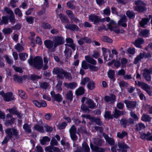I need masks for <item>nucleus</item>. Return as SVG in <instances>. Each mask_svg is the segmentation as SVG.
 <instances>
[{
    "label": "nucleus",
    "instance_id": "nucleus-37",
    "mask_svg": "<svg viewBox=\"0 0 152 152\" xmlns=\"http://www.w3.org/2000/svg\"><path fill=\"white\" fill-rule=\"evenodd\" d=\"M91 121L95 123L96 124L99 126H101L102 124V122L101 121V120L99 118H96L93 117L92 118Z\"/></svg>",
    "mask_w": 152,
    "mask_h": 152
},
{
    "label": "nucleus",
    "instance_id": "nucleus-41",
    "mask_svg": "<svg viewBox=\"0 0 152 152\" xmlns=\"http://www.w3.org/2000/svg\"><path fill=\"white\" fill-rule=\"evenodd\" d=\"M23 128L26 132L31 133V127L27 123L23 125Z\"/></svg>",
    "mask_w": 152,
    "mask_h": 152
},
{
    "label": "nucleus",
    "instance_id": "nucleus-6",
    "mask_svg": "<svg viewBox=\"0 0 152 152\" xmlns=\"http://www.w3.org/2000/svg\"><path fill=\"white\" fill-rule=\"evenodd\" d=\"M143 71V76L145 79L147 81H150L151 79V75L152 74V68L149 69L145 68Z\"/></svg>",
    "mask_w": 152,
    "mask_h": 152
},
{
    "label": "nucleus",
    "instance_id": "nucleus-48",
    "mask_svg": "<svg viewBox=\"0 0 152 152\" xmlns=\"http://www.w3.org/2000/svg\"><path fill=\"white\" fill-rule=\"evenodd\" d=\"M15 120V118H12L10 120H8V118H6L5 124L6 126L10 125L14 123Z\"/></svg>",
    "mask_w": 152,
    "mask_h": 152
},
{
    "label": "nucleus",
    "instance_id": "nucleus-18",
    "mask_svg": "<svg viewBox=\"0 0 152 152\" xmlns=\"http://www.w3.org/2000/svg\"><path fill=\"white\" fill-rule=\"evenodd\" d=\"M32 102L36 106L38 107H45L47 106L46 103L44 101H42L41 102H39L37 100H34L32 101Z\"/></svg>",
    "mask_w": 152,
    "mask_h": 152
},
{
    "label": "nucleus",
    "instance_id": "nucleus-13",
    "mask_svg": "<svg viewBox=\"0 0 152 152\" xmlns=\"http://www.w3.org/2000/svg\"><path fill=\"white\" fill-rule=\"evenodd\" d=\"M76 131L77 129L74 125H73L69 130L70 137L73 141H76L77 139L76 134Z\"/></svg>",
    "mask_w": 152,
    "mask_h": 152
},
{
    "label": "nucleus",
    "instance_id": "nucleus-20",
    "mask_svg": "<svg viewBox=\"0 0 152 152\" xmlns=\"http://www.w3.org/2000/svg\"><path fill=\"white\" fill-rule=\"evenodd\" d=\"M86 103L87 104L88 107L90 108L94 109L96 107L95 104L92 99L89 98L87 99Z\"/></svg>",
    "mask_w": 152,
    "mask_h": 152
},
{
    "label": "nucleus",
    "instance_id": "nucleus-51",
    "mask_svg": "<svg viewBox=\"0 0 152 152\" xmlns=\"http://www.w3.org/2000/svg\"><path fill=\"white\" fill-rule=\"evenodd\" d=\"M13 79L15 81H17L19 83H20L23 80V78L22 77H20L17 75H14Z\"/></svg>",
    "mask_w": 152,
    "mask_h": 152
},
{
    "label": "nucleus",
    "instance_id": "nucleus-5",
    "mask_svg": "<svg viewBox=\"0 0 152 152\" xmlns=\"http://www.w3.org/2000/svg\"><path fill=\"white\" fill-rule=\"evenodd\" d=\"M64 70L62 68L58 67L54 68L53 70V73L56 75V77L59 80H63L64 79L63 75Z\"/></svg>",
    "mask_w": 152,
    "mask_h": 152
},
{
    "label": "nucleus",
    "instance_id": "nucleus-62",
    "mask_svg": "<svg viewBox=\"0 0 152 152\" xmlns=\"http://www.w3.org/2000/svg\"><path fill=\"white\" fill-rule=\"evenodd\" d=\"M81 67L83 69H88L89 68L88 64H87V63L85 61H83L82 63Z\"/></svg>",
    "mask_w": 152,
    "mask_h": 152
},
{
    "label": "nucleus",
    "instance_id": "nucleus-26",
    "mask_svg": "<svg viewBox=\"0 0 152 152\" xmlns=\"http://www.w3.org/2000/svg\"><path fill=\"white\" fill-rule=\"evenodd\" d=\"M85 58L87 61L88 63H89L90 64H91L94 65L96 64V61L90 56H86L85 57Z\"/></svg>",
    "mask_w": 152,
    "mask_h": 152
},
{
    "label": "nucleus",
    "instance_id": "nucleus-47",
    "mask_svg": "<svg viewBox=\"0 0 152 152\" xmlns=\"http://www.w3.org/2000/svg\"><path fill=\"white\" fill-rule=\"evenodd\" d=\"M145 128V125L142 123H139L136 125V130L138 131L141 129H144Z\"/></svg>",
    "mask_w": 152,
    "mask_h": 152
},
{
    "label": "nucleus",
    "instance_id": "nucleus-63",
    "mask_svg": "<svg viewBox=\"0 0 152 152\" xmlns=\"http://www.w3.org/2000/svg\"><path fill=\"white\" fill-rule=\"evenodd\" d=\"M40 87L44 89H46L49 86V84L46 82H42L40 84Z\"/></svg>",
    "mask_w": 152,
    "mask_h": 152
},
{
    "label": "nucleus",
    "instance_id": "nucleus-7",
    "mask_svg": "<svg viewBox=\"0 0 152 152\" xmlns=\"http://www.w3.org/2000/svg\"><path fill=\"white\" fill-rule=\"evenodd\" d=\"M102 50L104 59L105 60L107 61L113 58V56L111 54L110 50H108L107 51V49L104 48H102Z\"/></svg>",
    "mask_w": 152,
    "mask_h": 152
},
{
    "label": "nucleus",
    "instance_id": "nucleus-38",
    "mask_svg": "<svg viewBox=\"0 0 152 152\" xmlns=\"http://www.w3.org/2000/svg\"><path fill=\"white\" fill-rule=\"evenodd\" d=\"M127 133L124 131H122L121 132H118L117 133V137L121 139L123 138L125 136H127Z\"/></svg>",
    "mask_w": 152,
    "mask_h": 152
},
{
    "label": "nucleus",
    "instance_id": "nucleus-19",
    "mask_svg": "<svg viewBox=\"0 0 152 152\" xmlns=\"http://www.w3.org/2000/svg\"><path fill=\"white\" fill-rule=\"evenodd\" d=\"M14 97L13 96V94L11 92L6 93L5 96L3 98L4 100L7 102L10 101L14 100Z\"/></svg>",
    "mask_w": 152,
    "mask_h": 152
},
{
    "label": "nucleus",
    "instance_id": "nucleus-10",
    "mask_svg": "<svg viewBox=\"0 0 152 152\" xmlns=\"http://www.w3.org/2000/svg\"><path fill=\"white\" fill-rule=\"evenodd\" d=\"M120 124L124 128H126V126L134 124V121L132 119L130 118L128 119L123 118L121 120Z\"/></svg>",
    "mask_w": 152,
    "mask_h": 152
},
{
    "label": "nucleus",
    "instance_id": "nucleus-23",
    "mask_svg": "<svg viewBox=\"0 0 152 152\" xmlns=\"http://www.w3.org/2000/svg\"><path fill=\"white\" fill-rule=\"evenodd\" d=\"M91 148L94 152H104L105 151L104 149L99 148L91 144Z\"/></svg>",
    "mask_w": 152,
    "mask_h": 152
},
{
    "label": "nucleus",
    "instance_id": "nucleus-17",
    "mask_svg": "<svg viewBox=\"0 0 152 152\" xmlns=\"http://www.w3.org/2000/svg\"><path fill=\"white\" fill-rule=\"evenodd\" d=\"M104 99L107 102H110L111 104H113L116 100V96L115 95L112 94L110 96H105Z\"/></svg>",
    "mask_w": 152,
    "mask_h": 152
},
{
    "label": "nucleus",
    "instance_id": "nucleus-14",
    "mask_svg": "<svg viewBox=\"0 0 152 152\" xmlns=\"http://www.w3.org/2000/svg\"><path fill=\"white\" fill-rule=\"evenodd\" d=\"M53 99L54 101H56L58 102H61L62 100V98L61 95L59 94H56L53 91H52L50 92Z\"/></svg>",
    "mask_w": 152,
    "mask_h": 152
},
{
    "label": "nucleus",
    "instance_id": "nucleus-60",
    "mask_svg": "<svg viewBox=\"0 0 152 152\" xmlns=\"http://www.w3.org/2000/svg\"><path fill=\"white\" fill-rule=\"evenodd\" d=\"M8 19L12 23L14 24L15 22V19L14 14L10 15Z\"/></svg>",
    "mask_w": 152,
    "mask_h": 152
},
{
    "label": "nucleus",
    "instance_id": "nucleus-40",
    "mask_svg": "<svg viewBox=\"0 0 152 152\" xmlns=\"http://www.w3.org/2000/svg\"><path fill=\"white\" fill-rule=\"evenodd\" d=\"M41 78V76H38L34 74H31L28 78V80H31L34 81L37 79H40Z\"/></svg>",
    "mask_w": 152,
    "mask_h": 152
},
{
    "label": "nucleus",
    "instance_id": "nucleus-35",
    "mask_svg": "<svg viewBox=\"0 0 152 152\" xmlns=\"http://www.w3.org/2000/svg\"><path fill=\"white\" fill-rule=\"evenodd\" d=\"M104 138L106 141L110 145H114L115 142L113 138L109 137L107 135L104 136Z\"/></svg>",
    "mask_w": 152,
    "mask_h": 152
},
{
    "label": "nucleus",
    "instance_id": "nucleus-25",
    "mask_svg": "<svg viewBox=\"0 0 152 152\" xmlns=\"http://www.w3.org/2000/svg\"><path fill=\"white\" fill-rule=\"evenodd\" d=\"M144 40L142 38H139L136 40L133 43L137 47L141 48V44H143Z\"/></svg>",
    "mask_w": 152,
    "mask_h": 152
},
{
    "label": "nucleus",
    "instance_id": "nucleus-56",
    "mask_svg": "<svg viewBox=\"0 0 152 152\" xmlns=\"http://www.w3.org/2000/svg\"><path fill=\"white\" fill-rule=\"evenodd\" d=\"M66 13L71 20H72L73 18H74L75 15L71 10H67L66 11Z\"/></svg>",
    "mask_w": 152,
    "mask_h": 152
},
{
    "label": "nucleus",
    "instance_id": "nucleus-21",
    "mask_svg": "<svg viewBox=\"0 0 152 152\" xmlns=\"http://www.w3.org/2000/svg\"><path fill=\"white\" fill-rule=\"evenodd\" d=\"M127 22L126 17L124 15L122 16L120 20L118 21V23L119 25H120L123 27L126 26V23Z\"/></svg>",
    "mask_w": 152,
    "mask_h": 152
},
{
    "label": "nucleus",
    "instance_id": "nucleus-43",
    "mask_svg": "<svg viewBox=\"0 0 152 152\" xmlns=\"http://www.w3.org/2000/svg\"><path fill=\"white\" fill-rule=\"evenodd\" d=\"M50 139L47 136L43 137L40 140L41 144L42 145H45L46 142L50 141Z\"/></svg>",
    "mask_w": 152,
    "mask_h": 152
},
{
    "label": "nucleus",
    "instance_id": "nucleus-24",
    "mask_svg": "<svg viewBox=\"0 0 152 152\" xmlns=\"http://www.w3.org/2000/svg\"><path fill=\"white\" fill-rule=\"evenodd\" d=\"M46 48L49 49H51L54 47L53 42L52 41L47 39L44 42Z\"/></svg>",
    "mask_w": 152,
    "mask_h": 152
},
{
    "label": "nucleus",
    "instance_id": "nucleus-34",
    "mask_svg": "<svg viewBox=\"0 0 152 152\" xmlns=\"http://www.w3.org/2000/svg\"><path fill=\"white\" fill-rule=\"evenodd\" d=\"M149 21V20L148 18H143L142 20L139 23L140 26L142 27L145 28V25L147 24Z\"/></svg>",
    "mask_w": 152,
    "mask_h": 152
},
{
    "label": "nucleus",
    "instance_id": "nucleus-12",
    "mask_svg": "<svg viewBox=\"0 0 152 152\" xmlns=\"http://www.w3.org/2000/svg\"><path fill=\"white\" fill-rule=\"evenodd\" d=\"M144 57L145 58H150L151 57V55L149 53H148L146 54L144 53H140L135 58L134 62V63L137 64L139 61Z\"/></svg>",
    "mask_w": 152,
    "mask_h": 152
},
{
    "label": "nucleus",
    "instance_id": "nucleus-29",
    "mask_svg": "<svg viewBox=\"0 0 152 152\" xmlns=\"http://www.w3.org/2000/svg\"><path fill=\"white\" fill-rule=\"evenodd\" d=\"M59 16L61 21L63 23H68L69 22V20L68 18L64 14H60Z\"/></svg>",
    "mask_w": 152,
    "mask_h": 152
},
{
    "label": "nucleus",
    "instance_id": "nucleus-16",
    "mask_svg": "<svg viewBox=\"0 0 152 152\" xmlns=\"http://www.w3.org/2000/svg\"><path fill=\"white\" fill-rule=\"evenodd\" d=\"M123 102L126 104V107L129 108L134 109L136 107L137 103L136 102L125 100Z\"/></svg>",
    "mask_w": 152,
    "mask_h": 152
},
{
    "label": "nucleus",
    "instance_id": "nucleus-59",
    "mask_svg": "<svg viewBox=\"0 0 152 152\" xmlns=\"http://www.w3.org/2000/svg\"><path fill=\"white\" fill-rule=\"evenodd\" d=\"M102 40L105 42L111 43L113 42L112 40L107 36H103L102 38Z\"/></svg>",
    "mask_w": 152,
    "mask_h": 152
},
{
    "label": "nucleus",
    "instance_id": "nucleus-22",
    "mask_svg": "<svg viewBox=\"0 0 152 152\" xmlns=\"http://www.w3.org/2000/svg\"><path fill=\"white\" fill-rule=\"evenodd\" d=\"M65 27L67 29L73 31H77L79 29L78 26L74 24H68L65 26Z\"/></svg>",
    "mask_w": 152,
    "mask_h": 152
},
{
    "label": "nucleus",
    "instance_id": "nucleus-46",
    "mask_svg": "<svg viewBox=\"0 0 152 152\" xmlns=\"http://www.w3.org/2000/svg\"><path fill=\"white\" fill-rule=\"evenodd\" d=\"M108 77L111 79H114L115 77V71L110 70L107 72Z\"/></svg>",
    "mask_w": 152,
    "mask_h": 152
},
{
    "label": "nucleus",
    "instance_id": "nucleus-55",
    "mask_svg": "<svg viewBox=\"0 0 152 152\" xmlns=\"http://www.w3.org/2000/svg\"><path fill=\"white\" fill-rule=\"evenodd\" d=\"M8 18L6 16H3L2 20L0 22V25H2L3 24H7L8 23Z\"/></svg>",
    "mask_w": 152,
    "mask_h": 152
},
{
    "label": "nucleus",
    "instance_id": "nucleus-61",
    "mask_svg": "<svg viewBox=\"0 0 152 152\" xmlns=\"http://www.w3.org/2000/svg\"><path fill=\"white\" fill-rule=\"evenodd\" d=\"M104 116L105 118H107L108 119H112L113 118V115H111V112L109 111H106L104 115Z\"/></svg>",
    "mask_w": 152,
    "mask_h": 152
},
{
    "label": "nucleus",
    "instance_id": "nucleus-4",
    "mask_svg": "<svg viewBox=\"0 0 152 152\" xmlns=\"http://www.w3.org/2000/svg\"><path fill=\"white\" fill-rule=\"evenodd\" d=\"M134 2L135 4L137 5L134 7L135 10L139 12H142L147 10V8L145 7L142 5H145V4L143 1L141 0H138L135 1Z\"/></svg>",
    "mask_w": 152,
    "mask_h": 152
},
{
    "label": "nucleus",
    "instance_id": "nucleus-53",
    "mask_svg": "<svg viewBox=\"0 0 152 152\" xmlns=\"http://www.w3.org/2000/svg\"><path fill=\"white\" fill-rule=\"evenodd\" d=\"M19 94L20 96L23 99H25L26 98V95L25 93L22 90L18 91Z\"/></svg>",
    "mask_w": 152,
    "mask_h": 152
},
{
    "label": "nucleus",
    "instance_id": "nucleus-9",
    "mask_svg": "<svg viewBox=\"0 0 152 152\" xmlns=\"http://www.w3.org/2000/svg\"><path fill=\"white\" fill-rule=\"evenodd\" d=\"M107 26L110 31H113L116 34H119L120 32V30L118 28H117L116 23L113 20H111L110 23L107 25Z\"/></svg>",
    "mask_w": 152,
    "mask_h": 152
},
{
    "label": "nucleus",
    "instance_id": "nucleus-30",
    "mask_svg": "<svg viewBox=\"0 0 152 152\" xmlns=\"http://www.w3.org/2000/svg\"><path fill=\"white\" fill-rule=\"evenodd\" d=\"M81 149H83L82 151V152H90V148L86 142H84L82 144V148Z\"/></svg>",
    "mask_w": 152,
    "mask_h": 152
},
{
    "label": "nucleus",
    "instance_id": "nucleus-39",
    "mask_svg": "<svg viewBox=\"0 0 152 152\" xmlns=\"http://www.w3.org/2000/svg\"><path fill=\"white\" fill-rule=\"evenodd\" d=\"M103 142V140L101 138H98L94 139V143L96 145L100 146Z\"/></svg>",
    "mask_w": 152,
    "mask_h": 152
},
{
    "label": "nucleus",
    "instance_id": "nucleus-49",
    "mask_svg": "<svg viewBox=\"0 0 152 152\" xmlns=\"http://www.w3.org/2000/svg\"><path fill=\"white\" fill-rule=\"evenodd\" d=\"M20 59L23 61H24L27 57L28 55L26 53H21L19 54Z\"/></svg>",
    "mask_w": 152,
    "mask_h": 152
},
{
    "label": "nucleus",
    "instance_id": "nucleus-3",
    "mask_svg": "<svg viewBox=\"0 0 152 152\" xmlns=\"http://www.w3.org/2000/svg\"><path fill=\"white\" fill-rule=\"evenodd\" d=\"M135 84L140 86L150 96H152V91L151 90V87L147 84L144 82L135 81Z\"/></svg>",
    "mask_w": 152,
    "mask_h": 152
},
{
    "label": "nucleus",
    "instance_id": "nucleus-57",
    "mask_svg": "<svg viewBox=\"0 0 152 152\" xmlns=\"http://www.w3.org/2000/svg\"><path fill=\"white\" fill-rule=\"evenodd\" d=\"M151 118L148 115L144 114L142 117V120L144 121H150Z\"/></svg>",
    "mask_w": 152,
    "mask_h": 152
},
{
    "label": "nucleus",
    "instance_id": "nucleus-8",
    "mask_svg": "<svg viewBox=\"0 0 152 152\" xmlns=\"http://www.w3.org/2000/svg\"><path fill=\"white\" fill-rule=\"evenodd\" d=\"M89 19L91 21L93 22L94 24H97L99 22H104L105 21L104 18L101 19L98 16L94 15H91L89 16Z\"/></svg>",
    "mask_w": 152,
    "mask_h": 152
},
{
    "label": "nucleus",
    "instance_id": "nucleus-64",
    "mask_svg": "<svg viewBox=\"0 0 152 152\" xmlns=\"http://www.w3.org/2000/svg\"><path fill=\"white\" fill-rule=\"evenodd\" d=\"M26 21L30 24H32L34 23V18L31 16L27 17L26 18Z\"/></svg>",
    "mask_w": 152,
    "mask_h": 152
},
{
    "label": "nucleus",
    "instance_id": "nucleus-2",
    "mask_svg": "<svg viewBox=\"0 0 152 152\" xmlns=\"http://www.w3.org/2000/svg\"><path fill=\"white\" fill-rule=\"evenodd\" d=\"M28 61L30 65L33 66L36 69H40L42 67V59L39 56L35 57L34 59L31 57Z\"/></svg>",
    "mask_w": 152,
    "mask_h": 152
},
{
    "label": "nucleus",
    "instance_id": "nucleus-45",
    "mask_svg": "<svg viewBox=\"0 0 152 152\" xmlns=\"http://www.w3.org/2000/svg\"><path fill=\"white\" fill-rule=\"evenodd\" d=\"M34 129L41 132L43 133L44 132L43 127L38 124L36 125L34 127Z\"/></svg>",
    "mask_w": 152,
    "mask_h": 152
},
{
    "label": "nucleus",
    "instance_id": "nucleus-33",
    "mask_svg": "<svg viewBox=\"0 0 152 152\" xmlns=\"http://www.w3.org/2000/svg\"><path fill=\"white\" fill-rule=\"evenodd\" d=\"M85 92L84 89L83 87H79L75 91V94L77 96L81 95Z\"/></svg>",
    "mask_w": 152,
    "mask_h": 152
},
{
    "label": "nucleus",
    "instance_id": "nucleus-11",
    "mask_svg": "<svg viewBox=\"0 0 152 152\" xmlns=\"http://www.w3.org/2000/svg\"><path fill=\"white\" fill-rule=\"evenodd\" d=\"M53 41L54 42V49L56 48L57 46L62 44L64 43V40L63 37H61L58 36L55 37Z\"/></svg>",
    "mask_w": 152,
    "mask_h": 152
},
{
    "label": "nucleus",
    "instance_id": "nucleus-50",
    "mask_svg": "<svg viewBox=\"0 0 152 152\" xmlns=\"http://www.w3.org/2000/svg\"><path fill=\"white\" fill-rule=\"evenodd\" d=\"M15 48L19 52L22 51L24 49L23 47L19 43H18L15 45Z\"/></svg>",
    "mask_w": 152,
    "mask_h": 152
},
{
    "label": "nucleus",
    "instance_id": "nucleus-31",
    "mask_svg": "<svg viewBox=\"0 0 152 152\" xmlns=\"http://www.w3.org/2000/svg\"><path fill=\"white\" fill-rule=\"evenodd\" d=\"M118 146L120 150L121 151L126 150V149L129 148V147L124 143H119L118 144Z\"/></svg>",
    "mask_w": 152,
    "mask_h": 152
},
{
    "label": "nucleus",
    "instance_id": "nucleus-1",
    "mask_svg": "<svg viewBox=\"0 0 152 152\" xmlns=\"http://www.w3.org/2000/svg\"><path fill=\"white\" fill-rule=\"evenodd\" d=\"M5 132L7 135L5 137L4 140L1 142L2 145L7 143L9 139L13 138V135L17 138H19L18 133L16 129L13 128H8L7 129Z\"/></svg>",
    "mask_w": 152,
    "mask_h": 152
},
{
    "label": "nucleus",
    "instance_id": "nucleus-42",
    "mask_svg": "<svg viewBox=\"0 0 152 152\" xmlns=\"http://www.w3.org/2000/svg\"><path fill=\"white\" fill-rule=\"evenodd\" d=\"M63 75L64 77L66 79L69 80H71L72 79V76L70 72L64 71Z\"/></svg>",
    "mask_w": 152,
    "mask_h": 152
},
{
    "label": "nucleus",
    "instance_id": "nucleus-36",
    "mask_svg": "<svg viewBox=\"0 0 152 152\" xmlns=\"http://www.w3.org/2000/svg\"><path fill=\"white\" fill-rule=\"evenodd\" d=\"M127 16L130 19L134 18L135 16V13L132 11L128 10L126 13Z\"/></svg>",
    "mask_w": 152,
    "mask_h": 152
},
{
    "label": "nucleus",
    "instance_id": "nucleus-58",
    "mask_svg": "<svg viewBox=\"0 0 152 152\" xmlns=\"http://www.w3.org/2000/svg\"><path fill=\"white\" fill-rule=\"evenodd\" d=\"M88 67L90 70L91 71H96L98 69V68L97 67L92 64H88Z\"/></svg>",
    "mask_w": 152,
    "mask_h": 152
},
{
    "label": "nucleus",
    "instance_id": "nucleus-28",
    "mask_svg": "<svg viewBox=\"0 0 152 152\" xmlns=\"http://www.w3.org/2000/svg\"><path fill=\"white\" fill-rule=\"evenodd\" d=\"M124 114V112L118 110L116 108H115L114 113L113 115V117L117 118L118 117L123 115Z\"/></svg>",
    "mask_w": 152,
    "mask_h": 152
},
{
    "label": "nucleus",
    "instance_id": "nucleus-44",
    "mask_svg": "<svg viewBox=\"0 0 152 152\" xmlns=\"http://www.w3.org/2000/svg\"><path fill=\"white\" fill-rule=\"evenodd\" d=\"M2 32L4 35L9 34L12 32V29L10 28H4L2 30Z\"/></svg>",
    "mask_w": 152,
    "mask_h": 152
},
{
    "label": "nucleus",
    "instance_id": "nucleus-54",
    "mask_svg": "<svg viewBox=\"0 0 152 152\" xmlns=\"http://www.w3.org/2000/svg\"><path fill=\"white\" fill-rule=\"evenodd\" d=\"M73 94L72 91L70 90L69 91L66 95V98L70 101L72 99Z\"/></svg>",
    "mask_w": 152,
    "mask_h": 152
},
{
    "label": "nucleus",
    "instance_id": "nucleus-15",
    "mask_svg": "<svg viewBox=\"0 0 152 152\" xmlns=\"http://www.w3.org/2000/svg\"><path fill=\"white\" fill-rule=\"evenodd\" d=\"M66 41L67 44H65L66 47H70L72 49L75 50V45L74 43V42L73 39L71 38H67L66 39Z\"/></svg>",
    "mask_w": 152,
    "mask_h": 152
},
{
    "label": "nucleus",
    "instance_id": "nucleus-52",
    "mask_svg": "<svg viewBox=\"0 0 152 152\" xmlns=\"http://www.w3.org/2000/svg\"><path fill=\"white\" fill-rule=\"evenodd\" d=\"M87 87L90 90L94 89L95 87L94 82L93 81H89L87 85Z\"/></svg>",
    "mask_w": 152,
    "mask_h": 152
},
{
    "label": "nucleus",
    "instance_id": "nucleus-32",
    "mask_svg": "<svg viewBox=\"0 0 152 152\" xmlns=\"http://www.w3.org/2000/svg\"><path fill=\"white\" fill-rule=\"evenodd\" d=\"M65 56L67 58H69L72 54L71 49L67 47H66L64 51Z\"/></svg>",
    "mask_w": 152,
    "mask_h": 152
},
{
    "label": "nucleus",
    "instance_id": "nucleus-27",
    "mask_svg": "<svg viewBox=\"0 0 152 152\" xmlns=\"http://www.w3.org/2000/svg\"><path fill=\"white\" fill-rule=\"evenodd\" d=\"M65 86L68 88L73 89L77 86V83L75 82L70 83H65L64 84Z\"/></svg>",
    "mask_w": 152,
    "mask_h": 152
}]
</instances>
